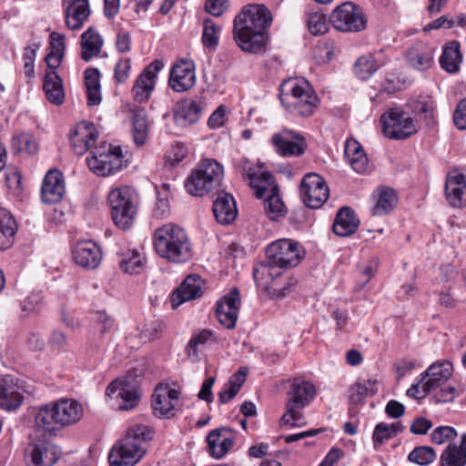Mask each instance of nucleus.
I'll return each instance as SVG.
<instances>
[{"label": "nucleus", "mask_w": 466, "mask_h": 466, "mask_svg": "<svg viewBox=\"0 0 466 466\" xmlns=\"http://www.w3.org/2000/svg\"><path fill=\"white\" fill-rule=\"evenodd\" d=\"M315 394L316 389L312 383L301 379H294L287 393V410L280 419L281 424L291 427H302L306 425L302 409L309 405Z\"/></svg>", "instance_id": "nucleus-7"}, {"label": "nucleus", "mask_w": 466, "mask_h": 466, "mask_svg": "<svg viewBox=\"0 0 466 466\" xmlns=\"http://www.w3.org/2000/svg\"><path fill=\"white\" fill-rule=\"evenodd\" d=\"M453 122L459 129H466V97L457 105L453 113Z\"/></svg>", "instance_id": "nucleus-59"}, {"label": "nucleus", "mask_w": 466, "mask_h": 466, "mask_svg": "<svg viewBox=\"0 0 466 466\" xmlns=\"http://www.w3.org/2000/svg\"><path fill=\"white\" fill-rule=\"evenodd\" d=\"M65 35L52 32L50 34V52L46 56V62L48 69L43 79V90L46 99L56 106H60L65 100V91L61 77L57 75L56 69L61 65L65 56L66 45Z\"/></svg>", "instance_id": "nucleus-6"}, {"label": "nucleus", "mask_w": 466, "mask_h": 466, "mask_svg": "<svg viewBox=\"0 0 466 466\" xmlns=\"http://www.w3.org/2000/svg\"><path fill=\"white\" fill-rule=\"evenodd\" d=\"M304 256L303 248L296 241L279 239L266 249V258L258 266L287 269L296 267Z\"/></svg>", "instance_id": "nucleus-10"}, {"label": "nucleus", "mask_w": 466, "mask_h": 466, "mask_svg": "<svg viewBox=\"0 0 466 466\" xmlns=\"http://www.w3.org/2000/svg\"><path fill=\"white\" fill-rule=\"evenodd\" d=\"M461 62L462 56L460 43L451 41L446 44L440 57L441 68L449 74H455L459 72Z\"/></svg>", "instance_id": "nucleus-38"}, {"label": "nucleus", "mask_w": 466, "mask_h": 466, "mask_svg": "<svg viewBox=\"0 0 466 466\" xmlns=\"http://www.w3.org/2000/svg\"><path fill=\"white\" fill-rule=\"evenodd\" d=\"M216 379L214 377H209L205 380L202 383L201 389L198 394L200 400H206L207 402H212L213 394H212V387L214 385Z\"/></svg>", "instance_id": "nucleus-64"}, {"label": "nucleus", "mask_w": 466, "mask_h": 466, "mask_svg": "<svg viewBox=\"0 0 466 466\" xmlns=\"http://www.w3.org/2000/svg\"><path fill=\"white\" fill-rule=\"evenodd\" d=\"M441 466H465L466 454L454 443H450L441 455Z\"/></svg>", "instance_id": "nucleus-49"}, {"label": "nucleus", "mask_w": 466, "mask_h": 466, "mask_svg": "<svg viewBox=\"0 0 466 466\" xmlns=\"http://www.w3.org/2000/svg\"><path fill=\"white\" fill-rule=\"evenodd\" d=\"M92 156L86 158L90 170L98 176H111L123 167V154L120 147L102 145L91 151Z\"/></svg>", "instance_id": "nucleus-12"}, {"label": "nucleus", "mask_w": 466, "mask_h": 466, "mask_svg": "<svg viewBox=\"0 0 466 466\" xmlns=\"http://www.w3.org/2000/svg\"><path fill=\"white\" fill-rule=\"evenodd\" d=\"M203 112L200 101H184L177 106L174 119L177 126L186 127L198 121Z\"/></svg>", "instance_id": "nucleus-35"}, {"label": "nucleus", "mask_w": 466, "mask_h": 466, "mask_svg": "<svg viewBox=\"0 0 466 466\" xmlns=\"http://www.w3.org/2000/svg\"><path fill=\"white\" fill-rule=\"evenodd\" d=\"M226 433H230V430L228 428L216 429L211 431L207 437L209 453L216 459L225 456L233 446V439Z\"/></svg>", "instance_id": "nucleus-32"}, {"label": "nucleus", "mask_w": 466, "mask_h": 466, "mask_svg": "<svg viewBox=\"0 0 466 466\" xmlns=\"http://www.w3.org/2000/svg\"><path fill=\"white\" fill-rule=\"evenodd\" d=\"M103 45V40L99 34L93 28L89 27L81 35V58L88 62L91 58L99 55Z\"/></svg>", "instance_id": "nucleus-40"}, {"label": "nucleus", "mask_w": 466, "mask_h": 466, "mask_svg": "<svg viewBox=\"0 0 466 466\" xmlns=\"http://www.w3.org/2000/svg\"><path fill=\"white\" fill-rule=\"evenodd\" d=\"M179 395L180 392L176 389L157 387L152 395V408L155 415L167 418L173 417Z\"/></svg>", "instance_id": "nucleus-23"}, {"label": "nucleus", "mask_w": 466, "mask_h": 466, "mask_svg": "<svg viewBox=\"0 0 466 466\" xmlns=\"http://www.w3.org/2000/svg\"><path fill=\"white\" fill-rule=\"evenodd\" d=\"M307 26L313 35H324L329 30L326 15L321 12H314L308 15Z\"/></svg>", "instance_id": "nucleus-53"}, {"label": "nucleus", "mask_w": 466, "mask_h": 466, "mask_svg": "<svg viewBox=\"0 0 466 466\" xmlns=\"http://www.w3.org/2000/svg\"><path fill=\"white\" fill-rule=\"evenodd\" d=\"M220 27L218 26L212 19L204 21V29L202 34V42L206 47H216L218 44V34Z\"/></svg>", "instance_id": "nucleus-55"}, {"label": "nucleus", "mask_w": 466, "mask_h": 466, "mask_svg": "<svg viewBox=\"0 0 466 466\" xmlns=\"http://www.w3.org/2000/svg\"><path fill=\"white\" fill-rule=\"evenodd\" d=\"M17 225L9 211L0 208V249L5 250L13 245Z\"/></svg>", "instance_id": "nucleus-41"}, {"label": "nucleus", "mask_w": 466, "mask_h": 466, "mask_svg": "<svg viewBox=\"0 0 466 466\" xmlns=\"http://www.w3.org/2000/svg\"><path fill=\"white\" fill-rule=\"evenodd\" d=\"M398 202L395 191L391 188H381L379 191V198L376 205L372 208L373 216H384L393 210Z\"/></svg>", "instance_id": "nucleus-45"}, {"label": "nucleus", "mask_w": 466, "mask_h": 466, "mask_svg": "<svg viewBox=\"0 0 466 466\" xmlns=\"http://www.w3.org/2000/svg\"><path fill=\"white\" fill-rule=\"evenodd\" d=\"M455 25L454 20L449 18L447 15H442L440 18L429 23L423 27L425 32H429L433 29L447 28L450 29Z\"/></svg>", "instance_id": "nucleus-62"}, {"label": "nucleus", "mask_w": 466, "mask_h": 466, "mask_svg": "<svg viewBox=\"0 0 466 466\" xmlns=\"http://www.w3.org/2000/svg\"><path fill=\"white\" fill-rule=\"evenodd\" d=\"M223 175V167L218 161L205 159L187 178L186 189L190 195L202 197L219 187Z\"/></svg>", "instance_id": "nucleus-9"}, {"label": "nucleus", "mask_w": 466, "mask_h": 466, "mask_svg": "<svg viewBox=\"0 0 466 466\" xmlns=\"http://www.w3.org/2000/svg\"><path fill=\"white\" fill-rule=\"evenodd\" d=\"M383 134L395 140H403L417 133L414 120L400 108H390L381 115Z\"/></svg>", "instance_id": "nucleus-13"}, {"label": "nucleus", "mask_w": 466, "mask_h": 466, "mask_svg": "<svg viewBox=\"0 0 466 466\" xmlns=\"http://www.w3.org/2000/svg\"><path fill=\"white\" fill-rule=\"evenodd\" d=\"M299 193L307 207L319 208L327 201L329 189L322 177L316 173H308L302 178Z\"/></svg>", "instance_id": "nucleus-16"}, {"label": "nucleus", "mask_w": 466, "mask_h": 466, "mask_svg": "<svg viewBox=\"0 0 466 466\" xmlns=\"http://www.w3.org/2000/svg\"><path fill=\"white\" fill-rule=\"evenodd\" d=\"M376 383L375 380H367L354 384L350 388V401L357 404L369 394H375L377 392Z\"/></svg>", "instance_id": "nucleus-51"}, {"label": "nucleus", "mask_w": 466, "mask_h": 466, "mask_svg": "<svg viewBox=\"0 0 466 466\" xmlns=\"http://www.w3.org/2000/svg\"><path fill=\"white\" fill-rule=\"evenodd\" d=\"M42 303L40 293H31L22 302V310L27 314L37 311Z\"/></svg>", "instance_id": "nucleus-58"}, {"label": "nucleus", "mask_w": 466, "mask_h": 466, "mask_svg": "<svg viewBox=\"0 0 466 466\" xmlns=\"http://www.w3.org/2000/svg\"><path fill=\"white\" fill-rule=\"evenodd\" d=\"M408 460L420 466L429 465L436 460V452L429 446L416 447L410 452Z\"/></svg>", "instance_id": "nucleus-52"}, {"label": "nucleus", "mask_w": 466, "mask_h": 466, "mask_svg": "<svg viewBox=\"0 0 466 466\" xmlns=\"http://www.w3.org/2000/svg\"><path fill=\"white\" fill-rule=\"evenodd\" d=\"M451 374L452 364L450 361L444 360L431 364L420 375L421 377L424 376V380L428 378L425 383L422 384L424 393L431 392L442 386L451 378Z\"/></svg>", "instance_id": "nucleus-26"}, {"label": "nucleus", "mask_w": 466, "mask_h": 466, "mask_svg": "<svg viewBox=\"0 0 466 466\" xmlns=\"http://www.w3.org/2000/svg\"><path fill=\"white\" fill-rule=\"evenodd\" d=\"M228 0H206L205 10L213 16H220L227 9Z\"/></svg>", "instance_id": "nucleus-60"}, {"label": "nucleus", "mask_w": 466, "mask_h": 466, "mask_svg": "<svg viewBox=\"0 0 466 466\" xmlns=\"http://www.w3.org/2000/svg\"><path fill=\"white\" fill-rule=\"evenodd\" d=\"M359 226L360 219L354 210L349 207H343L336 215L332 229L339 237H349L357 231Z\"/></svg>", "instance_id": "nucleus-33"}, {"label": "nucleus", "mask_w": 466, "mask_h": 466, "mask_svg": "<svg viewBox=\"0 0 466 466\" xmlns=\"http://www.w3.org/2000/svg\"><path fill=\"white\" fill-rule=\"evenodd\" d=\"M163 66L162 61L154 60L144 68L132 87V95L135 101L145 103L149 99L155 88L157 74Z\"/></svg>", "instance_id": "nucleus-19"}, {"label": "nucleus", "mask_w": 466, "mask_h": 466, "mask_svg": "<svg viewBox=\"0 0 466 466\" xmlns=\"http://www.w3.org/2000/svg\"><path fill=\"white\" fill-rule=\"evenodd\" d=\"M329 22L335 29L341 32H360L367 25L361 9L351 2H345L334 9Z\"/></svg>", "instance_id": "nucleus-14"}, {"label": "nucleus", "mask_w": 466, "mask_h": 466, "mask_svg": "<svg viewBox=\"0 0 466 466\" xmlns=\"http://www.w3.org/2000/svg\"><path fill=\"white\" fill-rule=\"evenodd\" d=\"M279 99L284 108L299 116H310L319 106V98L308 81L285 80L280 86Z\"/></svg>", "instance_id": "nucleus-5"}, {"label": "nucleus", "mask_w": 466, "mask_h": 466, "mask_svg": "<svg viewBox=\"0 0 466 466\" xmlns=\"http://www.w3.org/2000/svg\"><path fill=\"white\" fill-rule=\"evenodd\" d=\"M248 374V369L245 367H241L238 369L237 372H235L228 380V384L229 387L235 389L239 391L240 388L246 381Z\"/></svg>", "instance_id": "nucleus-61"}, {"label": "nucleus", "mask_w": 466, "mask_h": 466, "mask_svg": "<svg viewBox=\"0 0 466 466\" xmlns=\"http://www.w3.org/2000/svg\"><path fill=\"white\" fill-rule=\"evenodd\" d=\"M10 147L13 153L31 156L37 152L38 144L33 134L21 131L13 136Z\"/></svg>", "instance_id": "nucleus-43"}, {"label": "nucleus", "mask_w": 466, "mask_h": 466, "mask_svg": "<svg viewBox=\"0 0 466 466\" xmlns=\"http://www.w3.org/2000/svg\"><path fill=\"white\" fill-rule=\"evenodd\" d=\"M434 49L423 42H416L406 51L409 66L418 71H425L433 65Z\"/></svg>", "instance_id": "nucleus-28"}, {"label": "nucleus", "mask_w": 466, "mask_h": 466, "mask_svg": "<svg viewBox=\"0 0 466 466\" xmlns=\"http://www.w3.org/2000/svg\"><path fill=\"white\" fill-rule=\"evenodd\" d=\"M107 201L115 225L122 230L129 229L139 204L136 190L127 186L114 188L109 192Z\"/></svg>", "instance_id": "nucleus-8"}, {"label": "nucleus", "mask_w": 466, "mask_h": 466, "mask_svg": "<svg viewBox=\"0 0 466 466\" xmlns=\"http://www.w3.org/2000/svg\"><path fill=\"white\" fill-rule=\"evenodd\" d=\"M90 15L87 0H74L66 10V25L70 30H79Z\"/></svg>", "instance_id": "nucleus-37"}, {"label": "nucleus", "mask_w": 466, "mask_h": 466, "mask_svg": "<svg viewBox=\"0 0 466 466\" xmlns=\"http://www.w3.org/2000/svg\"><path fill=\"white\" fill-rule=\"evenodd\" d=\"M97 131L94 124L81 122L71 137V146L76 155H84L96 141Z\"/></svg>", "instance_id": "nucleus-29"}, {"label": "nucleus", "mask_w": 466, "mask_h": 466, "mask_svg": "<svg viewBox=\"0 0 466 466\" xmlns=\"http://www.w3.org/2000/svg\"><path fill=\"white\" fill-rule=\"evenodd\" d=\"M271 142L277 153L284 157H299L307 147L304 137L289 129H283L274 134Z\"/></svg>", "instance_id": "nucleus-18"}, {"label": "nucleus", "mask_w": 466, "mask_h": 466, "mask_svg": "<svg viewBox=\"0 0 466 466\" xmlns=\"http://www.w3.org/2000/svg\"><path fill=\"white\" fill-rule=\"evenodd\" d=\"M263 179L261 183L266 188L262 197L258 198L264 199L263 207L266 216L273 221H278L287 214V208L279 197V187L275 184L274 177L269 172L262 173Z\"/></svg>", "instance_id": "nucleus-17"}, {"label": "nucleus", "mask_w": 466, "mask_h": 466, "mask_svg": "<svg viewBox=\"0 0 466 466\" xmlns=\"http://www.w3.org/2000/svg\"><path fill=\"white\" fill-rule=\"evenodd\" d=\"M152 438L151 431L144 425L128 430L126 436L116 443L108 454L110 466H134L145 455L147 442Z\"/></svg>", "instance_id": "nucleus-4"}, {"label": "nucleus", "mask_w": 466, "mask_h": 466, "mask_svg": "<svg viewBox=\"0 0 466 466\" xmlns=\"http://www.w3.org/2000/svg\"><path fill=\"white\" fill-rule=\"evenodd\" d=\"M413 111L415 114L423 117L426 126L431 127L434 125L435 104L431 98H425L414 102Z\"/></svg>", "instance_id": "nucleus-54"}, {"label": "nucleus", "mask_w": 466, "mask_h": 466, "mask_svg": "<svg viewBox=\"0 0 466 466\" xmlns=\"http://www.w3.org/2000/svg\"><path fill=\"white\" fill-rule=\"evenodd\" d=\"M143 259L139 252L129 249L121 254L119 267L125 273L138 274L142 271L144 266Z\"/></svg>", "instance_id": "nucleus-48"}, {"label": "nucleus", "mask_w": 466, "mask_h": 466, "mask_svg": "<svg viewBox=\"0 0 466 466\" xmlns=\"http://www.w3.org/2000/svg\"><path fill=\"white\" fill-rule=\"evenodd\" d=\"M153 238L155 250L163 258L181 263L192 257L189 238L177 225L168 223L157 228Z\"/></svg>", "instance_id": "nucleus-3"}, {"label": "nucleus", "mask_w": 466, "mask_h": 466, "mask_svg": "<svg viewBox=\"0 0 466 466\" xmlns=\"http://www.w3.org/2000/svg\"><path fill=\"white\" fill-rule=\"evenodd\" d=\"M403 431V426L400 422H394L387 424L385 422H380L375 426L372 440L374 447L377 449L382 445L386 441L392 439L397 433Z\"/></svg>", "instance_id": "nucleus-47"}, {"label": "nucleus", "mask_w": 466, "mask_h": 466, "mask_svg": "<svg viewBox=\"0 0 466 466\" xmlns=\"http://www.w3.org/2000/svg\"><path fill=\"white\" fill-rule=\"evenodd\" d=\"M21 387L10 375L0 377V408L15 410L23 402Z\"/></svg>", "instance_id": "nucleus-25"}, {"label": "nucleus", "mask_w": 466, "mask_h": 466, "mask_svg": "<svg viewBox=\"0 0 466 466\" xmlns=\"http://www.w3.org/2000/svg\"><path fill=\"white\" fill-rule=\"evenodd\" d=\"M72 256L75 263L85 268H96L102 260L100 247L92 240H79L72 248Z\"/></svg>", "instance_id": "nucleus-21"}, {"label": "nucleus", "mask_w": 466, "mask_h": 466, "mask_svg": "<svg viewBox=\"0 0 466 466\" xmlns=\"http://www.w3.org/2000/svg\"><path fill=\"white\" fill-rule=\"evenodd\" d=\"M272 20L271 12L264 5H245L233 22V36L241 50L248 53L260 51L267 43V31Z\"/></svg>", "instance_id": "nucleus-1"}, {"label": "nucleus", "mask_w": 466, "mask_h": 466, "mask_svg": "<svg viewBox=\"0 0 466 466\" xmlns=\"http://www.w3.org/2000/svg\"><path fill=\"white\" fill-rule=\"evenodd\" d=\"M84 416L83 406L72 399H61L38 409L35 426L45 432L54 434L63 428L74 425Z\"/></svg>", "instance_id": "nucleus-2"}, {"label": "nucleus", "mask_w": 466, "mask_h": 466, "mask_svg": "<svg viewBox=\"0 0 466 466\" xmlns=\"http://www.w3.org/2000/svg\"><path fill=\"white\" fill-rule=\"evenodd\" d=\"M235 169L244 177L249 180V185L255 189L256 197H262L266 188L261 183L263 179L262 173L259 171L252 163L246 157H241L239 160L235 162Z\"/></svg>", "instance_id": "nucleus-36"}, {"label": "nucleus", "mask_w": 466, "mask_h": 466, "mask_svg": "<svg viewBox=\"0 0 466 466\" xmlns=\"http://www.w3.org/2000/svg\"><path fill=\"white\" fill-rule=\"evenodd\" d=\"M285 269L258 266L253 269L257 286L271 298H283L290 292L294 282L285 274Z\"/></svg>", "instance_id": "nucleus-11"}, {"label": "nucleus", "mask_w": 466, "mask_h": 466, "mask_svg": "<svg viewBox=\"0 0 466 466\" xmlns=\"http://www.w3.org/2000/svg\"><path fill=\"white\" fill-rule=\"evenodd\" d=\"M65 192L63 174L57 169L49 170L44 178L41 188L42 200L46 204L57 203L61 201Z\"/></svg>", "instance_id": "nucleus-24"}, {"label": "nucleus", "mask_w": 466, "mask_h": 466, "mask_svg": "<svg viewBox=\"0 0 466 466\" xmlns=\"http://www.w3.org/2000/svg\"><path fill=\"white\" fill-rule=\"evenodd\" d=\"M345 156L351 167L357 173H364L368 169V158L362 147L356 140H347L345 144Z\"/></svg>", "instance_id": "nucleus-42"}, {"label": "nucleus", "mask_w": 466, "mask_h": 466, "mask_svg": "<svg viewBox=\"0 0 466 466\" xmlns=\"http://www.w3.org/2000/svg\"><path fill=\"white\" fill-rule=\"evenodd\" d=\"M456 437V430L450 426H440L431 434V441L438 445H441L449 441H453Z\"/></svg>", "instance_id": "nucleus-56"}, {"label": "nucleus", "mask_w": 466, "mask_h": 466, "mask_svg": "<svg viewBox=\"0 0 466 466\" xmlns=\"http://www.w3.org/2000/svg\"><path fill=\"white\" fill-rule=\"evenodd\" d=\"M130 375L114 380L106 388V395L116 402L119 410H130L139 402L137 385L129 380Z\"/></svg>", "instance_id": "nucleus-15"}, {"label": "nucleus", "mask_w": 466, "mask_h": 466, "mask_svg": "<svg viewBox=\"0 0 466 466\" xmlns=\"http://www.w3.org/2000/svg\"><path fill=\"white\" fill-rule=\"evenodd\" d=\"M203 294L202 280L198 275H189L171 297V305L177 309L182 303L200 298Z\"/></svg>", "instance_id": "nucleus-27"}, {"label": "nucleus", "mask_w": 466, "mask_h": 466, "mask_svg": "<svg viewBox=\"0 0 466 466\" xmlns=\"http://www.w3.org/2000/svg\"><path fill=\"white\" fill-rule=\"evenodd\" d=\"M381 64L378 63L374 56H364L360 57L355 65V74L360 79H368L380 67Z\"/></svg>", "instance_id": "nucleus-50"}, {"label": "nucleus", "mask_w": 466, "mask_h": 466, "mask_svg": "<svg viewBox=\"0 0 466 466\" xmlns=\"http://www.w3.org/2000/svg\"><path fill=\"white\" fill-rule=\"evenodd\" d=\"M432 427L431 420L419 417L415 419L410 426V431L413 434L423 435Z\"/></svg>", "instance_id": "nucleus-63"}, {"label": "nucleus", "mask_w": 466, "mask_h": 466, "mask_svg": "<svg viewBox=\"0 0 466 466\" xmlns=\"http://www.w3.org/2000/svg\"><path fill=\"white\" fill-rule=\"evenodd\" d=\"M196 83L194 62L187 59L177 61L171 69L169 85L177 92L190 89Z\"/></svg>", "instance_id": "nucleus-22"}, {"label": "nucleus", "mask_w": 466, "mask_h": 466, "mask_svg": "<svg viewBox=\"0 0 466 466\" xmlns=\"http://www.w3.org/2000/svg\"><path fill=\"white\" fill-rule=\"evenodd\" d=\"M212 209L217 221L224 225L233 222L238 215L236 202L233 197L228 193H221L218 196Z\"/></svg>", "instance_id": "nucleus-31"}, {"label": "nucleus", "mask_w": 466, "mask_h": 466, "mask_svg": "<svg viewBox=\"0 0 466 466\" xmlns=\"http://www.w3.org/2000/svg\"><path fill=\"white\" fill-rule=\"evenodd\" d=\"M131 114L133 140L137 146L141 147L148 138L147 114L144 108L137 106L131 109Z\"/></svg>", "instance_id": "nucleus-39"}, {"label": "nucleus", "mask_w": 466, "mask_h": 466, "mask_svg": "<svg viewBox=\"0 0 466 466\" xmlns=\"http://www.w3.org/2000/svg\"><path fill=\"white\" fill-rule=\"evenodd\" d=\"M214 341L213 332L209 329H202L189 339L187 346V355L193 361L199 359L201 349L209 342Z\"/></svg>", "instance_id": "nucleus-46"}, {"label": "nucleus", "mask_w": 466, "mask_h": 466, "mask_svg": "<svg viewBox=\"0 0 466 466\" xmlns=\"http://www.w3.org/2000/svg\"><path fill=\"white\" fill-rule=\"evenodd\" d=\"M131 60L129 58L120 59L115 66L114 78L116 83L123 84L129 76Z\"/></svg>", "instance_id": "nucleus-57"}, {"label": "nucleus", "mask_w": 466, "mask_h": 466, "mask_svg": "<svg viewBox=\"0 0 466 466\" xmlns=\"http://www.w3.org/2000/svg\"><path fill=\"white\" fill-rule=\"evenodd\" d=\"M100 73L96 68H87L85 71L87 104L97 106L101 102Z\"/></svg>", "instance_id": "nucleus-44"}, {"label": "nucleus", "mask_w": 466, "mask_h": 466, "mask_svg": "<svg viewBox=\"0 0 466 466\" xmlns=\"http://www.w3.org/2000/svg\"><path fill=\"white\" fill-rule=\"evenodd\" d=\"M58 448L47 441L33 444L31 461L34 466H53L59 459Z\"/></svg>", "instance_id": "nucleus-34"}, {"label": "nucleus", "mask_w": 466, "mask_h": 466, "mask_svg": "<svg viewBox=\"0 0 466 466\" xmlns=\"http://www.w3.org/2000/svg\"><path fill=\"white\" fill-rule=\"evenodd\" d=\"M445 195L451 207H466V177L461 173L449 175L445 184Z\"/></svg>", "instance_id": "nucleus-30"}, {"label": "nucleus", "mask_w": 466, "mask_h": 466, "mask_svg": "<svg viewBox=\"0 0 466 466\" xmlns=\"http://www.w3.org/2000/svg\"><path fill=\"white\" fill-rule=\"evenodd\" d=\"M240 296L237 288L222 297L216 305V316L218 322L228 329L236 326L240 309Z\"/></svg>", "instance_id": "nucleus-20"}]
</instances>
